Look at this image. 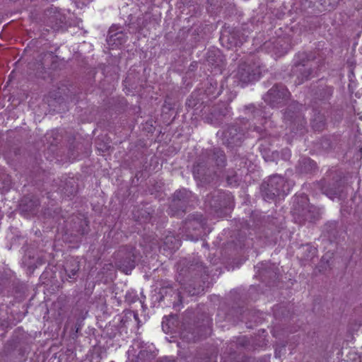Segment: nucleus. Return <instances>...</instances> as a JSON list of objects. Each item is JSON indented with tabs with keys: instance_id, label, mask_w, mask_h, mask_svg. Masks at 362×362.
Returning <instances> with one entry per match:
<instances>
[{
	"instance_id": "nucleus-1",
	"label": "nucleus",
	"mask_w": 362,
	"mask_h": 362,
	"mask_svg": "<svg viewBox=\"0 0 362 362\" xmlns=\"http://www.w3.org/2000/svg\"><path fill=\"white\" fill-rule=\"evenodd\" d=\"M227 163L226 156L220 148L204 151L193 165L194 177L203 184L213 182L223 176V168Z\"/></svg>"
},
{
	"instance_id": "nucleus-2",
	"label": "nucleus",
	"mask_w": 362,
	"mask_h": 362,
	"mask_svg": "<svg viewBox=\"0 0 362 362\" xmlns=\"http://www.w3.org/2000/svg\"><path fill=\"white\" fill-rule=\"evenodd\" d=\"M177 281L189 296L198 295L204 289L199 284H192L193 279L202 277L203 274L208 275V271L202 262H191L182 259L177 263Z\"/></svg>"
},
{
	"instance_id": "nucleus-3",
	"label": "nucleus",
	"mask_w": 362,
	"mask_h": 362,
	"mask_svg": "<svg viewBox=\"0 0 362 362\" xmlns=\"http://www.w3.org/2000/svg\"><path fill=\"white\" fill-rule=\"evenodd\" d=\"M292 214L296 222L303 224L305 222H314L320 218V212L318 208L310 205L305 194L296 196L293 199Z\"/></svg>"
},
{
	"instance_id": "nucleus-4",
	"label": "nucleus",
	"mask_w": 362,
	"mask_h": 362,
	"mask_svg": "<svg viewBox=\"0 0 362 362\" xmlns=\"http://www.w3.org/2000/svg\"><path fill=\"white\" fill-rule=\"evenodd\" d=\"M205 204L217 216H226L234 206L232 194L221 190H214L208 194Z\"/></svg>"
},
{
	"instance_id": "nucleus-5",
	"label": "nucleus",
	"mask_w": 362,
	"mask_h": 362,
	"mask_svg": "<svg viewBox=\"0 0 362 362\" xmlns=\"http://www.w3.org/2000/svg\"><path fill=\"white\" fill-rule=\"evenodd\" d=\"M290 187L285 179L279 175H274L261 185V193L265 201H274L276 197H284L288 193Z\"/></svg>"
},
{
	"instance_id": "nucleus-6",
	"label": "nucleus",
	"mask_w": 362,
	"mask_h": 362,
	"mask_svg": "<svg viewBox=\"0 0 362 362\" xmlns=\"http://www.w3.org/2000/svg\"><path fill=\"white\" fill-rule=\"evenodd\" d=\"M139 252L133 245H126L119 247L115 254L116 267L125 274H129L136 266Z\"/></svg>"
},
{
	"instance_id": "nucleus-7",
	"label": "nucleus",
	"mask_w": 362,
	"mask_h": 362,
	"mask_svg": "<svg viewBox=\"0 0 362 362\" xmlns=\"http://www.w3.org/2000/svg\"><path fill=\"white\" fill-rule=\"evenodd\" d=\"M303 106L297 102H293L283 112L285 123L289 125L291 131H302L305 129L307 122L302 112Z\"/></svg>"
},
{
	"instance_id": "nucleus-8",
	"label": "nucleus",
	"mask_w": 362,
	"mask_h": 362,
	"mask_svg": "<svg viewBox=\"0 0 362 362\" xmlns=\"http://www.w3.org/2000/svg\"><path fill=\"white\" fill-rule=\"evenodd\" d=\"M291 93L283 83H275L263 95L264 101L272 108H279L286 105L291 98Z\"/></svg>"
},
{
	"instance_id": "nucleus-9",
	"label": "nucleus",
	"mask_w": 362,
	"mask_h": 362,
	"mask_svg": "<svg viewBox=\"0 0 362 362\" xmlns=\"http://www.w3.org/2000/svg\"><path fill=\"white\" fill-rule=\"evenodd\" d=\"M261 74L259 61L249 59L239 64L235 76L243 83H249L258 80Z\"/></svg>"
},
{
	"instance_id": "nucleus-10",
	"label": "nucleus",
	"mask_w": 362,
	"mask_h": 362,
	"mask_svg": "<svg viewBox=\"0 0 362 362\" xmlns=\"http://www.w3.org/2000/svg\"><path fill=\"white\" fill-rule=\"evenodd\" d=\"M292 71L297 76L298 83H302L317 74L316 63L310 61L307 54H303L300 60L296 62Z\"/></svg>"
},
{
	"instance_id": "nucleus-11",
	"label": "nucleus",
	"mask_w": 362,
	"mask_h": 362,
	"mask_svg": "<svg viewBox=\"0 0 362 362\" xmlns=\"http://www.w3.org/2000/svg\"><path fill=\"white\" fill-rule=\"evenodd\" d=\"M192 197V192L186 189L175 192L170 204V214L172 216H179L184 213Z\"/></svg>"
},
{
	"instance_id": "nucleus-12",
	"label": "nucleus",
	"mask_w": 362,
	"mask_h": 362,
	"mask_svg": "<svg viewBox=\"0 0 362 362\" xmlns=\"http://www.w3.org/2000/svg\"><path fill=\"white\" fill-rule=\"evenodd\" d=\"M245 132L238 124L228 126L222 132L221 140L228 147L239 146L245 138Z\"/></svg>"
},
{
	"instance_id": "nucleus-13",
	"label": "nucleus",
	"mask_w": 362,
	"mask_h": 362,
	"mask_svg": "<svg viewBox=\"0 0 362 362\" xmlns=\"http://www.w3.org/2000/svg\"><path fill=\"white\" fill-rule=\"evenodd\" d=\"M229 117L230 111L228 105L226 103H218L209 109L204 119L209 124L219 125L224 119Z\"/></svg>"
},
{
	"instance_id": "nucleus-14",
	"label": "nucleus",
	"mask_w": 362,
	"mask_h": 362,
	"mask_svg": "<svg viewBox=\"0 0 362 362\" xmlns=\"http://www.w3.org/2000/svg\"><path fill=\"white\" fill-rule=\"evenodd\" d=\"M205 224L202 215H193L184 223L183 228L187 239L195 241L202 236V229Z\"/></svg>"
},
{
	"instance_id": "nucleus-15",
	"label": "nucleus",
	"mask_w": 362,
	"mask_h": 362,
	"mask_svg": "<svg viewBox=\"0 0 362 362\" xmlns=\"http://www.w3.org/2000/svg\"><path fill=\"white\" fill-rule=\"evenodd\" d=\"M264 46L269 52L279 57L286 54L291 48V40L289 36L284 35L265 42Z\"/></svg>"
},
{
	"instance_id": "nucleus-16",
	"label": "nucleus",
	"mask_w": 362,
	"mask_h": 362,
	"mask_svg": "<svg viewBox=\"0 0 362 362\" xmlns=\"http://www.w3.org/2000/svg\"><path fill=\"white\" fill-rule=\"evenodd\" d=\"M146 344L139 340L134 341L132 349L128 351L129 357L131 353L135 358H132V362H151L154 358V355L151 351H148Z\"/></svg>"
},
{
	"instance_id": "nucleus-17",
	"label": "nucleus",
	"mask_w": 362,
	"mask_h": 362,
	"mask_svg": "<svg viewBox=\"0 0 362 362\" xmlns=\"http://www.w3.org/2000/svg\"><path fill=\"white\" fill-rule=\"evenodd\" d=\"M320 189L328 197L334 199V197H340L341 196L344 187L340 179H336L332 181H327L325 179L320 182Z\"/></svg>"
},
{
	"instance_id": "nucleus-18",
	"label": "nucleus",
	"mask_w": 362,
	"mask_h": 362,
	"mask_svg": "<svg viewBox=\"0 0 362 362\" xmlns=\"http://www.w3.org/2000/svg\"><path fill=\"white\" fill-rule=\"evenodd\" d=\"M327 117L325 115V108L313 106V115L310 118V126L315 132H322L327 126Z\"/></svg>"
},
{
	"instance_id": "nucleus-19",
	"label": "nucleus",
	"mask_w": 362,
	"mask_h": 362,
	"mask_svg": "<svg viewBox=\"0 0 362 362\" xmlns=\"http://www.w3.org/2000/svg\"><path fill=\"white\" fill-rule=\"evenodd\" d=\"M40 206L39 199L33 195L24 197L19 204V210L25 216L35 215Z\"/></svg>"
},
{
	"instance_id": "nucleus-20",
	"label": "nucleus",
	"mask_w": 362,
	"mask_h": 362,
	"mask_svg": "<svg viewBox=\"0 0 362 362\" xmlns=\"http://www.w3.org/2000/svg\"><path fill=\"white\" fill-rule=\"evenodd\" d=\"M47 18V23L54 30L63 28L66 23L65 15L62 13L57 8H52L46 11Z\"/></svg>"
},
{
	"instance_id": "nucleus-21",
	"label": "nucleus",
	"mask_w": 362,
	"mask_h": 362,
	"mask_svg": "<svg viewBox=\"0 0 362 362\" xmlns=\"http://www.w3.org/2000/svg\"><path fill=\"white\" fill-rule=\"evenodd\" d=\"M250 131L259 135L257 138L259 142V149L264 157L268 156V153L270 151L269 146L271 145L272 137L268 136L266 131L261 127L253 126L250 129Z\"/></svg>"
},
{
	"instance_id": "nucleus-22",
	"label": "nucleus",
	"mask_w": 362,
	"mask_h": 362,
	"mask_svg": "<svg viewBox=\"0 0 362 362\" xmlns=\"http://www.w3.org/2000/svg\"><path fill=\"white\" fill-rule=\"evenodd\" d=\"M247 37L248 35H245L243 30L235 28L228 32L227 35L223 33L221 39L223 40L226 39L230 47H237L242 45L245 42H246Z\"/></svg>"
},
{
	"instance_id": "nucleus-23",
	"label": "nucleus",
	"mask_w": 362,
	"mask_h": 362,
	"mask_svg": "<svg viewBox=\"0 0 362 362\" xmlns=\"http://www.w3.org/2000/svg\"><path fill=\"white\" fill-rule=\"evenodd\" d=\"M317 170V163L308 157L301 158L296 165V171L300 174H313Z\"/></svg>"
},
{
	"instance_id": "nucleus-24",
	"label": "nucleus",
	"mask_w": 362,
	"mask_h": 362,
	"mask_svg": "<svg viewBox=\"0 0 362 362\" xmlns=\"http://www.w3.org/2000/svg\"><path fill=\"white\" fill-rule=\"evenodd\" d=\"M64 269L67 276L66 280L69 281H75L80 269V263L76 259L71 257L67 259Z\"/></svg>"
},
{
	"instance_id": "nucleus-25",
	"label": "nucleus",
	"mask_w": 362,
	"mask_h": 362,
	"mask_svg": "<svg viewBox=\"0 0 362 362\" xmlns=\"http://www.w3.org/2000/svg\"><path fill=\"white\" fill-rule=\"evenodd\" d=\"M334 92V87L329 86H320L317 87L315 93V105H317V100L322 102L324 104H326V102L328 101L331 97L332 96Z\"/></svg>"
},
{
	"instance_id": "nucleus-26",
	"label": "nucleus",
	"mask_w": 362,
	"mask_h": 362,
	"mask_svg": "<svg viewBox=\"0 0 362 362\" xmlns=\"http://www.w3.org/2000/svg\"><path fill=\"white\" fill-rule=\"evenodd\" d=\"M317 249L310 244L302 245L298 248V258L301 261H310L316 256Z\"/></svg>"
},
{
	"instance_id": "nucleus-27",
	"label": "nucleus",
	"mask_w": 362,
	"mask_h": 362,
	"mask_svg": "<svg viewBox=\"0 0 362 362\" xmlns=\"http://www.w3.org/2000/svg\"><path fill=\"white\" fill-rule=\"evenodd\" d=\"M244 111L246 115L253 119H264L266 117L264 110L262 108L256 107L253 104L245 105Z\"/></svg>"
},
{
	"instance_id": "nucleus-28",
	"label": "nucleus",
	"mask_w": 362,
	"mask_h": 362,
	"mask_svg": "<svg viewBox=\"0 0 362 362\" xmlns=\"http://www.w3.org/2000/svg\"><path fill=\"white\" fill-rule=\"evenodd\" d=\"M206 61L212 66H221L223 60L220 51L218 49L209 50L206 54Z\"/></svg>"
},
{
	"instance_id": "nucleus-29",
	"label": "nucleus",
	"mask_w": 362,
	"mask_h": 362,
	"mask_svg": "<svg viewBox=\"0 0 362 362\" xmlns=\"http://www.w3.org/2000/svg\"><path fill=\"white\" fill-rule=\"evenodd\" d=\"M158 244V240L151 235L144 237L143 242L140 243L141 246L144 248L146 252L152 251Z\"/></svg>"
},
{
	"instance_id": "nucleus-30",
	"label": "nucleus",
	"mask_w": 362,
	"mask_h": 362,
	"mask_svg": "<svg viewBox=\"0 0 362 362\" xmlns=\"http://www.w3.org/2000/svg\"><path fill=\"white\" fill-rule=\"evenodd\" d=\"M163 245L165 248L168 250H176L180 246V241L174 235H169L165 238Z\"/></svg>"
},
{
	"instance_id": "nucleus-31",
	"label": "nucleus",
	"mask_w": 362,
	"mask_h": 362,
	"mask_svg": "<svg viewBox=\"0 0 362 362\" xmlns=\"http://www.w3.org/2000/svg\"><path fill=\"white\" fill-rule=\"evenodd\" d=\"M226 177V180L229 185H237L239 181V177L237 173L233 169H228L226 174L221 177Z\"/></svg>"
},
{
	"instance_id": "nucleus-32",
	"label": "nucleus",
	"mask_w": 362,
	"mask_h": 362,
	"mask_svg": "<svg viewBox=\"0 0 362 362\" xmlns=\"http://www.w3.org/2000/svg\"><path fill=\"white\" fill-rule=\"evenodd\" d=\"M11 186V180L8 175L2 174L0 176V192L4 193L8 192Z\"/></svg>"
},
{
	"instance_id": "nucleus-33",
	"label": "nucleus",
	"mask_w": 362,
	"mask_h": 362,
	"mask_svg": "<svg viewBox=\"0 0 362 362\" xmlns=\"http://www.w3.org/2000/svg\"><path fill=\"white\" fill-rule=\"evenodd\" d=\"M78 226L75 229L80 235L87 234L89 231L88 222L86 218H77Z\"/></svg>"
},
{
	"instance_id": "nucleus-34",
	"label": "nucleus",
	"mask_w": 362,
	"mask_h": 362,
	"mask_svg": "<svg viewBox=\"0 0 362 362\" xmlns=\"http://www.w3.org/2000/svg\"><path fill=\"white\" fill-rule=\"evenodd\" d=\"M123 39V34L122 33H112V29L109 31V35L107 37V41L109 44L114 45L117 44V41H118L119 44H121Z\"/></svg>"
},
{
	"instance_id": "nucleus-35",
	"label": "nucleus",
	"mask_w": 362,
	"mask_h": 362,
	"mask_svg": "<svg viewBox=\"0 0 362 362\" xmlns=\"http://www.w3.org/2000/svg\"><path fill=\"white\" fill-rule=\"evenodd\" d=\"M139 215L137 216L138 221L141 223H146L150 221L151 218V216L150 212L147 211L145 209H141L138 211Z\"/></svg>"
},
{
	"instance_id": "nucleus-36",
	"label": "nucleus",
	"mask_w": 362,
	"mask_h": 362,
	"mask_svg": "<svg viewBox=\"0 0 362 362\" xmlns=\"http://www.w3.org/2000/svg\"><path fill=\"white\" fill-rule=\"evenodd\" d=\"M320 147L324 151H328L332 148V143L329 138L323 137L320 143Z\"/></svg>"
},
{
	"instance_id": "nucleus-37",
	"label": "nucleus",
	"mask_w": 362,
	"mask_h": 362,
	"mask_svg": "<svg viewBox=\"0 0 362 362\" xmlns=\"http://www.w3.org/2000/svg\"><path fill=\"white\" fill-rule=\"evenodd\" d=\"M173 325H174V323L170 322V320L169 319L168 317H166V316L164 317L163 320L162 322V327H163V329L165 332H170V329H173Z\"/></svg>"
},
{
	"instance_id": "nucleus-38",
	"label": "nucleus",
	"mask_w": 362,
	"mask_h": 362,
	"mask_svg": "<svg viewBox=\"0 0 362 362\" xmlns=\"http://www.w3.org/2000/svg\"><path fill=\"white\" fill-rule=\"evenodd\" d=\"M8 280L2 274H0V292L3 291V289L8 284Z\"/></svg>"
},
{
	"instance_id": "nucleus-39",
	"label": "nucleus",
	"mask_w": 362,
	"mask_h": 362,
	"mask_svg": "<svg viewBox=\"0 0 362 362\" xmlns=\"http://www.w3.org/2000/svg\"><path fill=\"white\" fill-rule=\"evenodd\" d=\"M291 156V151L288 148H284L281 151L282 158L285 160H288L290 159Z\"/></svg>"
},
{
	"instance_id": "nucleus-40",
	"label": "nucleus",
	"mask_w": 362,
	"mask_h": 362,
	"mask_svg": "<svg viewBox=\"0 0 362 362\" xmlns=\"http://www.w3.org/2000/svg\"><path fill=\"white\" fill-rule=\"evenodd\" d=\"M186 105H188L189 107H194L196 106L197 102L194 99L193 95H192L190 98L187 99Z\"/></svg>"
},
{
	"instance_id": "nucleus-41",
	"label": "nucleus",
	"mask_w": 362,
	"mask_h": 362,
	"mask_svg": "<svg viewBox=\"0 0 362 362\" xmlns=\"http://www.w3.org/2000/svg\"><path fill=\"white\" fill-rule=\"evenodd\" d=\"M271 221H272V225L275 226L276 228L278 229L280 228L281 226L282 225V222L279 221L277 218H273Z\"/></svg>"
},
{
	"instance_id": "nucleus-42",
	"label": "nucleus",
	"mask_w": 362,
	"mask_h": 362,
	"mask_svg": "<svg viewBox=\"0 0 362 362\" xmlns=\"http://www.w3.org/2000/svg\"><path fill=\"white\" fill-rule=\"evenodd\" d=\"M64 189L65 190L64 194H66L67 196L72 195L73 194H74L76 192V189H75V187H74V186L71 187L70 190H69L68 189H66V188H64Z\"/></svg>"
},
{
	"instance_id": "nucleus-43",
	"label": "nucleus",
	"mask_w": 362,
	"mask_h": 362,
	"mask_svg": "<svg viewBox=\"0 0 362 362\" xmlns=\"http://www.w3.org/2000/svg\"><path fill=\"white\" fill-rule=\"evenodd\" d=\"M136 300V296H132V295H126V300L129 301V303H134Z\"/></svg>"
},
{
	"instance_id": "nucleus-44",
	"label": "nucleus",
	"mask_w": 362,
	"mask_h": 362,
	"mask_svg": "<svg viewBox=\"0 0 362 362\" xmlns=\"http://www.w3.org/2000/svg\"><path fill=\"white\" fill-rule=\"evenodd\" d=\"M330 4H337L339 0H329Z\"/></svg>"
},
{
	"instance_id": "nucleus-45",
	"label": "nucleus",
	"mask_w": 362,
	"mask_h": 362,
	"mask_svg": "<svg viewBox=\"0 0 362 362\" xmlns=\"http://www.w3.org/2000/svg\"><path fill=\"white\" fill-rule=\"evenodd\" d=\"M160 362H175V361H170V360H168L167 358H165V359H163L160 361Z\"/></svg>"
},
{
	"instance_id": "nucleus-46",
	"label": "nucleus",
	"mask_w": 362,
	"mask_h": 362,
	"mask_svg": "<svg viewBox=\"0 0 362 362\" xmlns=\"http://www.w3.org/2000/svg\"><path fill=\"white\" fill-rule=\"evenodd\" d=\"M170 317L172 318L173 320H174V319H176L177 316L176 315H170Z\"/></svg>"
},
{
	"instance_id": "nucleus-47",
	"label": "nucleus",
	"mask_w": 362,
	"mask_h": 362,
	"mask_svg": "<svg viewBox=\"0 0 362 362\" xmlns=\"http://www.w3.org/2000/svg\"><path fill=\"white\" fill-rule=\"evenodd\" d=\"M133 316L135 319H137V314L133 313Z\"/></svg>"
},
{
	"instance_id": "nucleus-48",
	"label": "nucleus",
	"mask_w": 362,
	"mask_h": 362,
	"mask_svg": "<svg viewBox=\"0 0 362 362\" xmlns=\"http://www.w3.org/2000/svg\"><path fill=\"white\" fill-rule=\"evenodd\" d=\"M265 273H267V272H266V271H265V272H262V274H261V275H262V276H264L265 275Z\"/></svg>"
},
{
	"instance_id": "nucleus-49",
	"label": "nucleus",
	"mask_w": 362,
	"mask_h": 362,
	"mask_svg": "<svg viewBox=\"0 0 362 362\" xmlns=\"http://www.w3.org/2000/svg\"><path fill=\"white\" fill-rule=\"evenodd\" d=\"M191 339L194 340L195 339V337H193L192 338L189 339V340H191Z\"/></svg>"
}]
</instances>
